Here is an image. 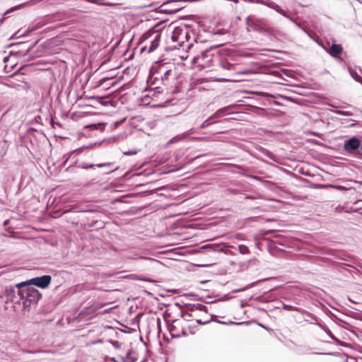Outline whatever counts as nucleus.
Wrapping results in <instances>:
<instances>
[{
  "mask_svg": "<svg viewBox=\"0 0 362 362\" xmlns=\"http://www.w3.org/2000/svg\"><path fill=\"white\" fill-rule=\"evenodd\" d=\"M26 286L24 281L17 284L15 286H6L4 293L6 298V302H11L13 304H23V287Z\"/></svg>",
  "mask_w": 362,
  "mask_h": 362,
  "instance_id": "1",
  "label": "nucleus"
},
{
  "mask_svg": "<svg viewBox=\"0 0 362 362\" xmlns=\"http://www.w3.org/2000/svg\"><path fill=\"white\" fill-rule=\"evenodd\" d=\"M23 288V307H30L32 304H37L39 300L42 298V295L40 291L37 288L30 286H25Z\"/></svg>",
  "mask_w": 362,
  "mask_h": 362,
  "instance_id": "2",
  "label": "nucleus"
},
{
  "mask_svg": "<svg viewBox=\"0 0 362 362\" xmlns=\"http://www.w3.org/2000/svg\"><path fill=\"white\" fill-rule=\"evenodd\" d=\"M343 148L349 153L358 152L362 153L361 142L360 139L355 136L345 141Z\"/></svg>",
  "mask_w": 362,
  "mask_h": 362,
  "instance_id": "3",
  "label": "nucleus"
},
{
  "mask_svg": "<svg viewBox=\"0 0 362 362\" xmlns=\"http://www.w3.org/2000/svg\"><path fill=\"white\" fill-rule=\"evenodd\" d=\"M172 69H176L175 64L170 62H157L151 67V73L156 74L158 76L170 71Z\"/></svg>",
  "mask_w": 362,
  "mask_h": 362,
  "instance_id": "4",
  "label": "nucleus"
},
{
  "mask_svg": "<svg viewBox=\"0 0 362 362\" xmlns=\"http://www.w3.org/2000/svg\"><path fill=\"white\" fill-rule=\"evenodd\" d=\"M52 277L50 275H43L42 276L33 278L24 281L26 286L35 285L41 288H46L51 283Z\"/></svg>",
  "mask_w": 362,
  "mask_h": 362,
  "instance_id": "5",
  "label": "nucleus"
},
{
  "mask_svg": "<svg viewBox=\"0 0 362 362\" xmlns=\"http://www.w3.org/2000/svg\"><path fill=\"white\" fill-rule=\"evenodd\" d=\"M177 78V74L176 69H172L170 71H168V73L159 76L160 84L166 88V90H168L169 86H173V83L175 82Z\"/></svg>",
  "mask_w": 362,
  "mask_h": 362,
  "instance_id": "6",
  "label": "nucleus"
},
{
  "mask_svg": "<svg viewBox=\"0 0 362 362\" xmlns=\"http://www.w3.org/2000/svg\"><path fill=\"white\" fill-rule=\"evenodd\" d=\"M189 33L186 29L175 27L171 34V40L174 42H177L179 46L184 43V36H188Z\"/></svg>",
  "mask_w": 362,
  "mask_h": 362,
  "instance_id": "7",
  "label": "nucleus"
},
{
  "mask_svg": "<svg viewBox=\"0 0 362 362\" xmlns=\"http://www.w3.org/2000/svg\"><path fill=\"white\" fill-rule=\"evenodd\" d=\"M180 326V321L179 320H174L171 325H168V330L173 338H178L186 335V332L182 327H181V329H178V327Z\"/></svg>",
  "mask_w": 362,
  "mask_h": 362,
  "instance_id": "8",
  "label": "nucleus"
},
{
  "mask_svg": "<svg viewBox=\"0 0 362 362\" xmlns=\"http://www.w3.org/2000/svg\"><path fill=\"white\" fill-rule=\"evenodd\" d=\"M212 59V56L210 54V50L206 49L198 53L193 59V62L195 63H201L202 65L204 66L209 64Z\"/></svg>",
  "mask_w": 362,
  "mask_h": 362,
  "instance_id": "9",
  "label": "nucleus"
},
{
  "mask_svg": "<svg viewBox=\"0 0 362 362\" xmlns=\"http://www.w3.org/2000/svg\"><path fill=\"white\" fill-rule=\"evenodd\" d=\"M327 46H329V48L327 49L325 47H323L332 57H337L342 53L343 47L341 45L333 43L329 45V42H327Z\"/></svg>",
  "mask_w": 362,
  "mask_h": 362,
  "instance_id": "10",
  "label": "nucleus"
},
{
  "mask_svg": "<svg viewBox=\"0 0 362 362\" xmlns=\"http://www.w3.org/2000/svg\"><path fill=\"white\" fill-rule=\"evenodd\" d=\"M148 82L152 85H156L155 89L157 93H160L164 90L162 87L158 86L160 83V78H159V76L156 75V74L151 73V71H150V74L148 78Z\"/></svg>",
  "mask_w": 362,
  "mask_h": 362,
  "instance_id": "11",
  "label": "nucleus"
},
{
  "mask_svg": "<svg viewBox=\"0 0 362 362\" xmlns=\"http://www.w3.org/2000/svg\"><path fill=\"white\" fill-rule=\"evenodd\" d=\"M267 6L275 10L277 13H280L281 15H282L283 16L286 17V18H288V20L290 21H293V18L288 16L286 13V11L282 9L278 4H276V3L273 2V1H269L268 4H267Z\"/></svg>",
  "mask_w": 362,
  "mask_h": 362,
  "instance_id": "12",
  "label": "nucleus"
},
{
  "mask_svg": "<svg viewBox=\"0 0 362 362\" xmlns=\"http://www.w3.org/2000/svg\"><path fill=\"white\" fill-rule=\"evenodd\" d=\"M160 36H161V35L158 32H157L155 34L153 40L151 41V45L148 48V53L153 52L158 48L160 41Z\"/></svg>",
  "mask_w": 362,
  "mask_h": 362,
  "instance_id": "13",
  "label": "nucleus"
},
{
  "mask_svg": "<svg viewBox=\"0 0 362 362\" xmlns=\"http://www.w3.org/2000/svg\"><path fill=\"white\" fill-rule=\"evenodd\" d=\"M230 110V106L224 107L218 110L215 113H214L210 118H217L221 117L224 115H228V110Z\"/></svg>",
  "mask_w": 362,
  "mask_h": 362,
  "instance_id": "14",
  "label": "nucleus"
},
{
  "mask_svg": "<svg viewBox=\"0 0 362 362\" xmlns=\"http://www.w3.org/2000/svg\"><path fill=\"white\" fill-rule=\"evenodd\" d=\"M86 1L89 3H91V4H98V5H102V6H107L112 7V8H117L118 6L117 4L104 1L103 0H86Z\"/></svg>",
  "mask_w": 362,
  "mask_h": 362,
  "instance_id": "15",
  "label": "nucleus"
},
{
  "mask_svg": "<svg viewBox=\"0 0 362 362\" xmlns=\"http://www.w3.org/2000/svg\"><path fill=\"white\" fill-rule=\"evenodd\" d=\"M112 165V163H99L97 165H94L92 163H82L80 165V167H81L83 169H87L90 168H94L95 166H97L98 168H103V167H110Z\"/></svg>",
  "mask_w": 362,
  "mask_h": 362,
  "instance_id": "16",
  "label": "nucleus"
},
{
  "mask_svg": "<svg viewBox=\"0 0 362 362\" xmlns=\"http://www.w3.org/2000/svg\"><path fill=\"white\" fill-rule=\"evenodd\" d=\"M28 4H29V2H25V3L21 4L15 6L11 8H9L6 11H5L4 15H3V17L1 18H0V23L1 24L4 22V21L5 19V18H4L5 16H6L7 14H8V13H11V12H13V11H14L16 10L21 8L23 6H25V5H28Z\"/></svg>",
  "mask_w": 362,
  "mask_h": 362,
  "instance_id": "17",
  "label": "nucleus"
},
{
  "mask_svg": "<svg viewBox=\"0 0 362 362\" xmlns=\"http://www.w3.org/2000/svg\"><path fill=\"white\" fill-rule=\"evenodd\" d=\"M316 325H317L321 329H322L329 337L330 339H332L334 341H337L338 343H340L341 341L331 332V331L323 326L320 323H315Z\"/></svg>",
  "mask_w": 362,
  "mask_h": 362,
  "instance_id": "18",
  "label": "nucleus"
},
{
  "mask_svg": "<svg viewBox=\"0 0 362 362\" xmlns=\"http://www.w3.org/2000/svg\"><path fill=\"white\" fill-rule=\"evenodd\" d=\"M202 249L209 250L214 252H223V248L221 246L212 244L206 245L202 247Z\"/></svg>",
  "mask_w": 362,
  "mask_h": 362,
  "instance_id": "19",
  "label": "nucleus"
},
{
  "mask_svg": "<svg viewBox=\"0 0 362 362\" xmlns=\"http://www.w3.org/2000/svg\"><path fill=\"white\" fill-rule=\"evenodd\" d=\"M157 33L156 30H154V28L150 29L145 32L141 37V42L149 39L152 36L155 35V34Z\"/></svg>",
  "mask_w": 362,
  "mask_h": 362,
  "instance_id": "20",
  "label": "nucleus"
},
{
  "mask_svg": "<svg viewBox=\"0 0 362 362\" xmlns=\"http://www.w3.org/2000/svg\"><path fill=\"white\" fill-rule=\"evenodd\" d=\"M185 138L183 135V134H177L175 136L173 137L171 139H170L168 143L166 144V146H168L169 145L178 143L180 141H182L185 140Z\"/></svg>",
  "mask_w": 362,
  "mask_h": 362,
  "instance_id": "21",
  "label": "nucleus"
},
{
  "mask_svg": "<svg viewBox=\"0 0 362 362\" xmlns=\"http://www.w3.org/2000/svg\"><path fill=\"white\" fill-rule=\"evenodd\" d=\"M282 308L284 310H289V311L295 310V311H297V312H298L300 313H302V314L306 313L305 310H304L303 309H302L300 308L293 306V305H291L284 304V303L283 304Z\"/></svg>",
  "mask_w": 362,
  "mask_h": 362,
  "instance_id": "22",
  "label": "nucleus"
},
{
  "mask_svg": "<svg viewBox=\"0 0 362 362\" xmlns=\"http://www.w3.org/2000/svg\"><path fill=\"white\" fill-rule=\"evenodd\" d=\"M349 72L351 76L357 82L362 84V77L356 72V71L349 69Z\"/></svg>",
  "mask_w": 362,
  "mask_h": 362,
  "instance_id": "23",
  "label": "nucleus"
},
{
  "mask_svg": "<svg viewBox=\"0 0 362 362\" xmlns=\"http://www.w3.org/2000/svg\"><path fill=\"white\" fill-rule=\"evenodd\" d=\"M221 66L223 69H227V70H232L235 67L234 64L230 63L229 62H228L226 60H221Z\"/></svg>",
  "mask_w": 362,
  "mask_h": 362,
  "instance_id": "24",
  "label": "nucleus"
},
{
  "mask_svg": "<svg viewBox=\"0 0 362 362\" xmlns=\"http://www.w3.org/2000/svg\"><path fill=\"white\" fill-rule=\"evenodd\" d=\"M193 307H194V310H197L203 311L205 313H206L208 311V308L206 305L201 304V303L194 304Z\"/></svg>",
  "mask_w": 362,
  "mask_h": 362,
  "instance_id": "25",
  "label": "nucleus"
},
{
  "mask_svg": "<svg viewBox=\"0 0 362 362\" xmlns=\"http://www.w3.org/2000/svg\"><path fill=\"white\" fill-rule=\"evenodd\" d=\"M212 118H210V117L206 119L200 126V129H205L208 127H209L211 124H212L214 122H210V120Z\"/></svg>",
  "mask_w": 362,
  "mask_h": 362,
  "instance_id": "26",
  "label": "nucleus"
},
{
  "mask_svg": "<svg viewBox=\"0 0 362 362\" xmlns=\"http://www.w3.org/2000/svg\"><path fill=\"white\" fill-rule=\"evenodd\" d=\"M238 249L239 252L243 255L247 254L250 252L248 247L245 245H239Z\"/></svg>",
  "mask_w": 362,
  "mask_h": 362,
  "instance_id": "27",
  "label": "nucleus"
},
{
  "mask_svg": "<svg viewBox=\"0 0 362 362\" xmlns=\"http://www.w3.org/2000/svg\"><path fill=\"white\" fill-rule=\"evenodd\" d=\"M300 354H307L308 353L310 350L313 349L312 347H310V346H300Z\"/></svg>",
  "mask_w": 362,
  "mask_h": 362,
  "instance_id": "28",
  "label": "nucleus"
},
{
  "mask_svg": "<svg viewBox=\"0 0 362 362\" xmlns=\"http://www.w3.org/2000/svg\"><path fill=\"white\" fill-rule=\"evenodd\" d=\"M195 132H194V129L192 128L186 132H185L183 134L185 138L186 139L187 136H189V135L194 134Z\"/></svg>",
  "mask_w": 362,
  "mask_h": 362,
  "instance_id": "29",
  "label": "nucleus"
},
{
  "mask_svg": "<svg viewBox=\"0 0 362 362\" xmlns=\"http://www.w3.org/2000/svg\"><path fill=\"white\" fill-rule=\"evenodd\" d=\"M110 343L112 344V345L115 348H116V349H120V348H121V344H120V342H119V341H110Z\"/></svg>",
  "mask_w": 362,
  "mask_h": 362,
  "instance_id": "30",
  "label": "nucleus"
},
{
  "mask_svg": "<svg viewBox=\"0 0 362 362\" xmlns=\"http://www.w3.org/2000/svg\"><path fill=\"white\" fill-rule=\"evenodd\" d=\"M291 21L293 22L298 28L302 29L303 32H305V33L308 34L307 30L304 28H303L299 23L296 22L293 19V21Z\"/></svg>",
  "mask_w": 362,
  "mask_h": 362,
  "instance_id": "31",
  "label": "nucleus"
},
{
  "mask_svg": "<svg viewBox=\"0 0 362 362\" xmlns=\"http://www.w3.org/2000/svg\"><path fill=\"white\" fill-rule=\"evenodd\" d=\"M210 321H211V320H205V321H202V320H197V322L199 325H205V324H207L208 322H209Z\"/></svg>",
  "mask_w": 362,
  "mask_h": 362,
  "instance_id": "32",
  "label": "nucleus"
},
{
  "mask_svg": "<svg viewBox=\"0 0 362 362\" xmlns=\"http://www.w3.org/2000/svg\"><path fill=\"white\" fill-rule=\"evenodd\" d=\"M136 153V151H129L124 152L125 155H134Z\"/></svg>",
  "mask_w": 362,
  "mask_h": 362,
  "instance_id": "33",
  "label": "nucleus"
},
{
  "mask_svg": "<svg viewBox=\"0 0 362 362\" xmlns=\"http://www.w3.org/2000/svg\"><path fill=\"white\" fill-rule=\"evenodd\" d=\"M129 354L128 353V354H127L126 357H122V361L123 362H129V361H128V357H129Z\"/></svg>",
  "mask_w": 362,
  "mask_h": 362,
  "instance_id": "34",
  "label": "nucleus"
},
{
  "mask_svg": "<svg viewBox=\"0 0 362 362\" xmlns=\"http://www.w3.org/2000/svg\"><path fill=\"white\" fill-rule=\"evenodd\" d=\"M106 81V78H102L98 81V86H101L105 81Z\"/></svg>",
  "mask_w": 362,
  "mask_h": 362,
  "instance_id": "35",
  "label": "nucleus"
},
{
  "mask_svg": "<svg viewBox=\"0 0 362 362\" xmlns=\"http://www.w3.org/2000/svg\"><path fill=\"white\" fill-rule=\"evenodd\" d=\"M89 127H90V129H97V125H96V124H90V125L89 126Z\"/></svg>",
  "mask_w": 362,
  "mask_h": 362,
  "instance_id": "36",
  "label": "nucleus"
},
{
  "mask_svg": "<svg viewBox=\"0 0 362 362\" xmlns=\"http://www.w3.org/2000/svg\"><path fill=\"white\" fill-rule=\"evenodd\" d=\"M156 321H157V325L160 328V318H157Z\"/></svg>",
  "mask_w": 362,
  "mask_h": 362,
  "instance_id": "37",
  "label": "nucleus"
},
{
  "mask_svg": "<svg viewBox=\"0 0 362 362\" xmlns=\"http://www.w3.org/2000/svg\"><path fill=\"white\" fill-rule=\"evenodd\" d=\"M317 354H327V355H333V353H317Z\"/></svg>",
  "mask_w": 362,
  "mask_h": 362,
  "instance_id": "38",
  "label": "nucleus"
},
{
  "mask_svg": "<svg viewBox=\"0 0 362 362\" xmlns=\"http://www.w3.org/2000/svg\"><path fill=\"white\" fill-rule=\"evenodd\" d=\"M309 315H310L311 318L316 320H317V317L315 316H313L311 314L309 313Z\"/></svg>",
  "mask_w": 362,
  "mask_h": 362,
  "instance_id": "39",
  "label": "nucleus"
},
{
  "mask_svg": "<svg viewBox=\"0 0 362 362\" xmlns=\"http://www.w3.org/2000/svg\"><path fill=\"white\" fill-rule=\"evenodd\" d=\"M250 21V16L247 17V23L248 25H250V23H249Z\"/></svg>",
  "mask_w": 362,
  "mask_h": 362,
  "instance_id": "40",
  "label": "nucleus"
},
{
  "mask_svg": "<svg viewBox=\"0 0 362 362\" xmlns=\"http://www.w3.org/2000/svg\"><path fill=\"white\" fill-rule=\"evenodd\" d=\"M111 361L113 362H119L115 358H112Z\"/></svg>",
  "mask_w": 362,
  "mask_h": 362,
  "instance_id": "41",
  "label": "nucleus"
},
{
  "mask_svg": "<svg viewBox=\"0 0 362 362\" xmlns=\"http://www.w3.org/2000/svg\"><path fill=\"white\" fill-rule=\"evenodd\" d=\"M322 186L321 185H316V187L315 188H317V189H319V188H322Z\"/></svg>",
  "mask_w": 362,
  "mask_h": 362,
  "instance_id": "42",
  "label": "nucleus"
},
{
  "mask_svg": "<svg viewBox=\"0 0 362 362\" xmlns=\"http://www.w3.org/2000/svg\"><path fill=\"white\" fill-rule=\"evenodd\" d=\"M7 60H8V57H4V62H7Z\"/></svg>",
  "mask_w": 362,
  "mask_h": 362,
  "instance_id": "43",
  "label": "nucleus"
},
{
  "mask_svg": "<svg viewBox=\"0 0 362 362\" xmlns=\"http://www.w3.org/2000/svg\"><path fill=\"white\" fill-rule=\"evenodd\" d=\"M309 323L313 324V325H315V323H317V322H315V321H313V322H309Z\"/></svg>",
  "mask_w": 362,
  "mask_h": 362,
  "instance_id": "44",
  "label": "nucleus"
},
{
  "mask_svg": "<svg viewBox=\"0 0 362 362\" xmlns=\"http://www.w3.org/2000/svg\"><path fill=\"white\" fill-rule=\"evenodd\" d=\"M341 114L343 115H349V114H347L346 112H341Z\"/></svg>",
  "mask_w": 362,
  "mask_h": 362,
  "instance_id": "45",
  "label": "nucleus"
},
{
  "mask_svg": "<svg viewBox=\"0 0 362 362\" xmlns=\"http://www.w3.org/2000/svg\"><path fill=\"white\" fill-rule=\"evenodd\" d=\"M112 171H113L112 170H110V171H106V172H105V173L108 174V173H111V172H112Z\"/></svg>",
  "mask_w": 362,
  "mask_h": 362,
  "instance_id": "46",
  "label": "nucleus"
},
{
  "mask_svg": "<svg viewBox=\"0 0 362 362\" xmlns=\"http://www.w3.org/2000/svg\"><path fill=\"white\" fill-rule=\"evenodd\" d=\"M193 139H194V140H196V141H199V140H200L201 139H200V138H194Z\"/></svg>",
  "mask_w": 362,
  "mask_h": 362,
  "instance_id": "47",
  "label": "nucleus"
},
{
  "mask_svg": "<svg viewBox=\"0 0 362 362\" xmlns=\"http://www.w3.org/2000/svg\"><path fill=\"white\" fill-rule=\"evenodd\" d=\"M188 37H189V35H188V36H184V39L187 40V39H188Z\"/></svg>",
  "mask_w": 362,
  "mask_h": 362,
  "instance_id": "48",
  "label": "nucleus"
},
{
  "mask_svg": "<svg viewBox=\"0 0 362 362\" xmlns=\"http://www.w3.org/2000/svg\"><path fill=\"white\" fill-rule=\"evenodd\" d=\"M27 52H28V51H27L25 53H24V54H21L24 56V55H26Z\"/></svg>",
  "mask_w": 362,
  "mask_h": 362,
  "instance_id": "49",
  "label": "nucleus"
},
{
  "mask_svg": "<svg viewBox=\"0 0 362 362\" xmlns=\"http://www.w3.org/2000/svg\"><path fill=\"white\" fill-rule=\"evenodd\" d=\"M95 98H98V97H95V96L92 97V99H95Z\"/></svg>",
  "mask_w": 362,
  "mask_h": 362,
  "instance_id": "50",
  "label": "nucleus"
},
{
  "mask_svg": "<svg viewBox=\"0 0 362 362\" xmlns=\"http://www.w3.org/2000/svg\"><path fill=\"white\" fill-rule=\"evenodd\" d=\"M240 291V290H235V291H234V292H235V293H237V292H238V291Z\"/></svg>",
  "mask_w": 362,
  "mask_h": 362,
  "instance_id": "51",
  "label": "nucleus"
},
{
  "mask_svg": "<svg viewBox=\"0 0 362 362\" xmlns=\"http://www.w3.org/2000/svg\"><path fill=\"white\" fill-rule=\"evenodd\" d=\"M299 5L301 6V7H303L304 6L301 4H299Z\"/></svg>",
  "mask_w": 362,
  "mask_h": 362,
  "instance_id": "52",
  "label": "nucleus"
},
{
  "mask_svg": "<svg viewBox=\"0 0 362 362\" xmlns=\"http://www.w3.org/2000/svg\"><path fill=\"white\" fill-rule=\"evenodd\" d=\"M178 6H176L177 8ZM170 8H175V6H171Z\"/></svg>",
  "mask_w": 362,
  "mask_h": 362,
  "instance_id": "53",
  "label": "nucleus"
},
{
  "mask_svg": "<svg viewBox=\"0 0 362 362\" xmlns=\"http://www.w3.org/2000/svg\"><path fill=\"white\" fill-rule=\"evenodd\" d=\"M231 324H236L235 322H230Z\"/></svg>",
  "mask_w": 362,
  "mask_h": 362,
  "instance_id": "54",
  "label": "nucleus"
}]
</instances>
